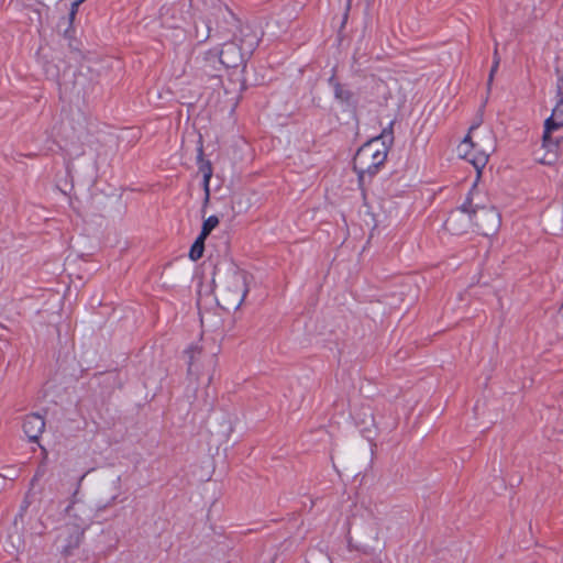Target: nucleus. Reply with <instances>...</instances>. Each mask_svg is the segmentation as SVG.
<instances>
[{"instance_id":"9","label":"nucleus","mask_w":563,"mask_h":563,"mask_svg":"<svg viewBox=\"0 0 563 563\" xmlns=\"http://www.w3.org/2000/svg\"><path fill=\"white\" fill-rule=\"evenodd\" d=\"M119 495V478L101 475L95 481L92 496L103 507L111 505Z\"/></svg>"},{"instance_id":"17","label":"nucleus","mask_w":563,"mask_h":563,"mask_svg":"<svg viewBox=\"0 0 563 563\" xmlns=\"http://www.w3.org/2000/svg\"><path fill=\"white\" fill-rule=\"evenodd\" d=\"M547 230L552 233H559L563 230V212L559 211L554 217L547 216L545 220Z\"/></svg>"},{"instance_id":"22","label":"nucleus","mask_w":563,"mask_h":563,"mask_svg":"<svg viewBox=\"0 0 563 563\" xmlns=\"http://www.w3.org/2000/svg\"><path fill=\"white\" fill-rule=\"evenodd\" d=\"M498 65H499V59L496 58L495 62H494V65L490 69V74H489V77H488V86L492 84L493 79H494V75L498 68Z\"/></svg>"},{"instance_id":"11","label":"nucleus","mask_w":563,"mask_h":563,"mask_svg":"<svg viewBox=\"0 0 563 563\" xmlns=\"http://www.w3.org/2000/svg\"><path fill=\"white\" fill-rule=\"evenodd\" d=\"M260 201V195L256 190L239 192L234 196L232 210L238 214H243L253 209Z\"/></svg>"},{"instance_id":"16","label":"nucleus","mask_w":563,"mask_h":563,"mask_svg":"<svg viewBox=\"0 0 563 563\" xmlns=\"http://www.w3.org/2000/svg\"><path fill=\"white\" fill-rule=\"evenodd\" d=\"M199 158H200L199 170L203 177L205 199H206V201H208L209 197H210L209 184H210V179L212 177V166L209 161L202 159V148L199 150Z\"/></svg>"},{"instance_id":"21","label":"nucleus","mask_w":563,"mask_h":563,"mask_svg":"<svg viewBox=\"0 0 563 563\" xmlns=\"http://www.w3.org/2000/svg\"><path fill=\"white\" fill-rule=\"evenodd\" d=\"M85 0H74L73 1L71 7H70V11H69V22H70V24H73V22L75 20V16L77 14L79 4L82 3Z\"/></svg>"},{"instance_id":"13","label":"nucleus","mask_w":563,"mask_h":563,"mask_svg":"<svg viewBox=\"0 0 563 563\" xmlns=\"http://www.w3.org/2000/svg\"><path fill=\"white\" fill-rule=\"evenodd\" d=\"M45 429V421L38 415H30L24 419L23 431L31 441H37Z\"/></svg>"},{"instance_id":"15","label":"nucleus","mask_w":563,"mask_h":563,"mask_svg":"<svg viewBox=\"0 0 563 563\" xmlns=\"http://www.w3.org/2000/svg\"><path fill=\"white\" fill-rule=\"evenodd\" d=\"M211 18L208 15H199L195 21V36L200 41H207L211 35Z\"/></svg>"},{"instance_id":"7","label":"nucleus","mask_w":563,"mask_h":563,"mask_svg":"<svg viewBox=\"0 0 563 563\" xmlns=\"http://www.w3.org/2000/svg\"><path fill=\"white\" fill-rule=\"evenodd\" d=\"M554 131H548V129L543 128V133L541 136L540 148L537 152L536 161L543 166H552L554 165L561 152L562 137H554Z\"/></svg>"},{"instance_id":"19","label":"nucleus","mask_w":563,"mask_h":563,"mask_svg":"<svg viewBox=\"0 0 563 563\" xmlns=\"http://www.w3.org/2000/svg\"><path fill=\"white\" fill-rule=\"evenodd\" d=\"M219 224V219L216 216H210L202 223V229L199 234L200 238L207 239L210 232Z\"/></svg>"},{"instance_id":"20","label":"nucleus","mask_w":563,"mask_h":563,"mask_svg":"<svg viewBox=\"0 0 563 563\" xmlns=\"http://www.w3.org/2000/svg\"><path fill=\"white\" fill-rule=\"evenodd\" d=\"M334 95L341 101H350L352 95L349 90H345L341 85H335Z\"/></svg>"},{"instance_id":"1","label":"nucleus","mask_w":563,"mask_h":563,"mask_svg":"<svg viewBox=\"0 0 563 563\" xmlns=\"http://www.w3.org/2000/svg\"><path fill=\"white\" fill-rule=\"evenodd\" d=\"M249 290V275L245 271L233 264L217 267L213 276V295L221 309H239Z\"/></svg>"},{"instance_id":"18","label":"nucleus","mask_w":563,"mask_h":563,"mask_svg":"<svg viewBox=\"0 0 563 563\" xmlns=\"http://www.w3.org/2000/svg\"><path fill=\"white\" fill-rule=\"evenodd\" d=\"M205 240L206 239L198 236L195 243L191 245L189 257L192 261H198L202 256L205 251Z\"/></svg>"},{"instance_id":"8","label":"nucleus","mask_w":563,"mask_h":563,"mask_svg":"<svg viewBox=\"0 0 563 563\" xmlns=\"http://www.w3.org/2000/svg\"><path fill=\"white\" fill-rule=\"evenodd\" d=\"M477 146L476 143L473 142L470 133L463 139V141L457 146V155L461 158L467 159L475 169L481 173V170L486 166L490 153L494 151L492 145H486L482 147L477 155H473V150Z\"/></svg>"},{"instance_id":"24","label":"nucleus","mask_w":563,"mask_h":563,"mask_svg":"<svg viewBox=\"0 0 563 563\" xmlns=\"http://www.w3.org/2000/svg\"><path fill=\"white\" fill-rule=\"evenodd\" d=\"M79 122H86V118L82 113L79 114Z\"/></svg>"},{"instance_id":"14","label":"nucleus","mask_w":563,"mask_h":563,"mask_svg":"<svg viewBox=\"0 0 563 563\" xmlns=\"http://www.w3.org/2000/svg\"><path fill=\"white\" fill-rule=\"evenodd\" d=\"M543 128L548 131H556L563 128V99L556 102L551 115L544 121Z\"/></svg>"},{"instance_id":"10","label":"nucleus","mask_w":563,"mask_h":563,"mask_svg":"<svg viewBox=\"0 0 563 563\" xmlns=\"http://www.w3.org/2000/svg\"><path fill=\"white\" fill-rule=\"evenodd\" d=\"M236 423V413L221 411L213 417L211 421L210 432L217 441L227 442L232 437Z\"/></svg>"},{"instance_id":"3","label":"nucleus","mask_w":563,"mask_h":563,"mask_svg":"<svg viewBox=\"0 0 563 563\" xmlns=\"http://www.w3.org/2000/svg\"><path fill=\"white\" fill-rule=\"evenodd\" d=\"M465 220L471 221L484 235L498 232L501 217L496 207L486 199L471 198L456 213L450 218V224L454 230H462Z\"/></svg>"},{"instance_id":"5","label":"nucleus","mask_w":563,"mask_h":563,"mask_svg":"<svg viewBox=\"0 0 563 563\" xmlns=\"http://www.w3.org/2000/svg\"><path fill=\"white\" fill-rule=\"evenodd\" d=\"M371 90L376 101L385 108L386 125L394 128L399 110L405 101V96L398 80L391 76H387L385 79H373Z\"/></svg>"},{"instance_id":"23","label":"nucleus","mask_w":563,"mask_h":563,"mask_svg":"<svg viewBox=\"0 0 563 563\" xmlns=\"http://www.w3.org/2000/svg\"><path fill=\"white\" fill-rule=\"evenodd\" d=\"M23 4L25 7H31L32 5V2H36V3H40V4H44L45 3V0H22Z\"/></svg>"},{"instance_id":"25","label":"nucleus","mask_w":563,"mask_h":563,"mask_svg":"<svg viewBox=\"0 0 563 563\" xmlns=\"http://www.w3.org/2000/svg\"><path fill=\"white\" fill-rule=\"evenodd\" d=\"M481 148H477V146L473 150V155H477V152L479 151Z\"/></svg>"},{"instance_id":"12","label":"nucleus","mask_w":563,"mask_h":563,"mask_svg":"<svg viewBox=\"0 0 563 563\" xmlns=\"http://www.w3.org/2000/svg\"><path fill=\"white\" fill-rule=\"evenodd\" d=\"M383 541L376 530H368L361 533L355 540V548L365 552H374L382 548Z\"/></svg>"},{"instance_id":"2","label":"nucleus","mask_w":563,"mask_h":563,"mask_svg":"<svg viewBox=\"0 0 563 563\" xmlns=\"http://www.w3.org/2000/svg\"><path fill=\"white\" fill-rule=\"evenodd\" d=\"M394 143V131L390 125H385L379 135L362 145L353 159V168L361 181L371 177L386 162L388 151Z\"/></svg>"},{"instance_id":"4","label":"nucleus","mask_w":563,"mask_h":563,"mask_svg":"<svg viewBox=\"0 0 563 563\" xmlns=\"http://www.w3.org/2000/svg\"><path fill=\"white\" fill-rule=\"evenodd\" d=\"M258 43L257 32L250 27L243 29L239 36L222 44L218 56L220 64L227 69H243Z\"/></svg>"},{"instance_id":"6","label":"nucleus","mask_w":563,"mask_h":563,"mask_svg":"<svg viewBox=\"0 0 563 563\" xmlns=\"http://www.w3.org/2000/svg\"><path fill=\"white\" fill-rule=\"evenodd\" d=\"M81 504L73 503L68 506L66 512L69 518H76L77 521L69 527L68 525L60 531L58 542L65 552L79 545L84 532L85 519L79 517Z\"/></svg>"}]
</instances>
